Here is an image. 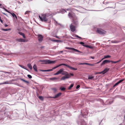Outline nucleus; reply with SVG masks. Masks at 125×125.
Instances as JSON below:
<instances>
[{
	"label": "nucleus",
	"instance_id": "nucleus-34",
	"mask_svg": "<svg viewBox=\"0 0 125 125\" xmlns=\"http://www.w3.org/2000/svg\"><path fill=\"white\" fill-rule=\"evenodd\" d=\"M28 77L30 79H31L32 78V76L28 74L27 75Z\"/></svg>",
	"mask_w": 125,
	"mask_h": 125
},
{
	"label": "nucleus",
	"instance_id": "nucleus-56",
	"mask_svg": "<svg viewBox=\"0 0 125 125\" xmlns=\"http://www.w3.org/2000/svg\"><path fill=\"white\" fill-rule=\"evenodd\" d=\"M124 120H125V115L124 116Z\"/></svg>",
	"mask_w": 125,
	"mask_h": 125
},
{
	"label": "nucleus",
	"instance_id": "nucleus-1",
	"mask_svg": "<svg viewBox=\"0 0 125 125\" xmlns=\"http://www.w3.org/2000/svg\"><path fill=\"white\" fill-rule=\"evenodd\" d=\"M52 13H47L46 14H41V16L39 15V17L41 20L45 22L49 23L51 22V21L49 18H48V17L52 15Z\"/></svg>",
	"mask_w": 125,
	"mask_h": 125
},
{
	"label": "nucleus",
	"instance_id": "nucleus-3",
	"mask_svg": "<svg viewBox=\"0 0 125 125\" xmlns=\"http://www.w3.org/2000/svg\"><path fill=\"white\" fill-rule=\"evenodd\" d=\"M42 61L45 62L44 63L45 64L53 63H55L56 62L55 61H51L49 60H43Z\"/></svg>",
	"mask_w": 125,
	"mask_h": 125
},
{
	"label": "nucleus",
	"instance_id": "nucleus-44",
	"mask_svg": "<svg viewBox=\"0 0 125 125\" xmlns=\"http://www.w3.org/2000/svg\"><path fill=\"white\" fill-rule=\"evenodd\" d=\"M80 43L81 44H82L83 45H84V43L83 42H80Z\"/></svg>",
	"mask_w": 125,
	"mask_h": 125
},
{
	"label": "nucleus",
	"instance_id": "nucleus-9",
	"mask_svg": "<svg viewBox=\"0 0 125 125\" xmlns=\"http://www.w3.org/2000/svg\"><path fill=\"white\" fill-rule=\"evenodd\" d=\"M62 74L63 75H65V76H68L71 77V76L70 74L66 71H63V72L62 73Z\"/></svg>",
	"mask_w": 125,
	"mask_h": 125
},
{
	"label": "nucleus",
	"instance_id": "nucleus-62",
	"mask_svg": "<svg viewBox=\"0 0 125 125\" xmlns=\"http://www.w3.org/2000/svg\"><path fill=\"white\" fill-rule=\"evenodd\" d=\"M86 113L87 114H88V113L87 112H86Z\"/></svg>",
	"mask_w": 125,
	"mask_h": 125
},
{
	"label": "nucleus",
	"instance_id": "nucleus-7",
	"mask_svg": "<svg viewBox=\"0 0 125 125\" xmlns=\"http://www.w3.org/2000/svg\"><path fill=\"white\" fill-rule=\"evenodd\" d=\"M70 28L71 31L73 32L75 31V27L72 24L70 26Z\"/></svg>",
	"mask_w": 125,
	"mask_h": 125
},
{
	"label": "nucleus",
	"instance_id": "nucleus-26",
	"mask_svg": "<svg viewBox=\"0 0 125 125\" xmlns=\"http://www.w3.org/2000/svg\"><path fill=\"white\" fill-rule=\"evenodd\" d=\"M41 100L43 101L44 100L43 97L42 96H40L38 97Z\"/></svg>",
	"mask_w": 125,
	"mask_h": 125
},
{
	"label": "nucleus",
	"instance_id": "nucleus-45",
	"mask_svg": "<svg viewBox=\"0 0 125 125\" xmlns=\"http://www.w3.org/2000/svg\"><path fill=\"white\" fill-rule=\"evenodd\" d=\"M80 87V85H78L76 87V88L77 89L79 88Z\"/></svg>",
	"mask_w": 125,
	"mask_h": 125
},
{
	"label": "nucleus",
	"instance_id": "nucleus-58",
	"mask_svg": "<svg viewBox=\"0 0 125 125\" xmlns=\"http://www.w3.org/2000/svg\"><path fill=\"white\" fill-rule=\"evenodd\" d=\"M56 38H59L57 36H56L55 37Z\"/></svg>",
	"mask_w": 125,
	"mask_h": 125
},
{
	"label": "nucleus",
	"instance_id": "nucleus-22",
	"mask_svg": "<svg viewBox=\"0 0 125 125\" xmlns=\"http://www.w3.org/2000/svg\"><path fill=\"white\" fill-rule=\"evenodd\" d=\"M20 80H21L23 81V82H24L26 83H29V82L28 81H26L25 80H24L23 79L21 78V79H20Z\"/></svg>",
	"mask_w": 125,
	"mask_h": 125
},
{
	"label": "nucleus",
	"instance_id": "nucleus-54",
	"mask_svg": "<svg viewBox=\"0 0 125 125\" xmlns=\"http://www.w3.org/2000/svg\"><path fill=\"white\" fill-rule=\"evenodd\" d=\"M88 48H92V47L91 46H89V47H88Z\"/></svg>",
	"mask_w": 125,
	"mask_h": 125
},
{
	"label": "nucleus",
	"instance_id": "nucleus-43",
	"mask_svg": "<svg viewBox=\"0 0 125 125\" xmlns=\"http://www.w3.org/2000/svg\"><path fill=\"white\" fill-rule=\"evenodd\" d=\"M52 41L54 42H58L59 41L57 40H53Z\"/></svg>",
	"mask_w": 125,
	"mask_h": 125
},
{
	"label": "nucleus",
	"instance_id": "nucleus-6",
	"mask_svg": "<svg viewBox=\"0 0 125 125\" xmlns=\"http://www.w3.org/2000/svg\"><path fill=\"white\" fill-rule=\"evenodd\" d=\"M65 49L69 50H73L75 51L76 52H81L79 51V50H78L77 49H75L74 48H70V47H66L65 48Z\"/></svg>",
	"mask_w": 125,
	"mask_h": 125
},
{
	"label": "nucleus",
	"instance_id": "nucleus-21",
	"mask_svg": "<svg viewBox=\"0 0 125 125\" xmlns=\"http://www.w3.org/2000/svg\"><path fill=\"white\" fill-rule=\"evenodd\" d=\"M28 67L31 69V70L32 69V67L31 64L29 63L27 64Z\"/></svg>",
	"mask_w": 125,
	"mask_h": 125
},
{
	"label": "nucleus",
	"instance_id": "nucleus-53",
	"mask_svg": "<svg viewBox=\"0 0 125 125\" xmlns=\"http://www.w3.org/2000/svg\"><path fill=\"white\" fill-rule=\"evenodd\" d=\"M70 75H72V76H73L74 75L73 74V73H70Z\"/></svg>",
	"mask_w": 125,
	"mask_h": 125
},
{
	"label": "nucleus",
	"instance_id": "nucleus-23",
	"mask_svg": "<svg viewBox=\"0 0 125 125\" xmlns=\"http://www.w3.org/2000/svg\"><path fill=\"white\" fill-rule=\"evenodd\" d=\"M13 17H15L16 19H17L16 16L13 13H11L10 14Z\"/></svg>",
	"mask_w": 125,
	"mask_h": 125
},
{
	"label": "nucleus",
	"instance_id": "nucleus-41",
	"mask_svg": "<svg viewBox=\"0 0 125 125\" xmlns=\"http://www.w3.org/2000/svg\"><path fill=\"white\" fill-rule=\"evenodd\" d=\"M52 70H53V69H52L47 70V72L51 71H52Z\"/></svg>",
	"mask_w": 125,
	"mask_h": 125
},
{
	"label": "nucleus",
	"instance_id": "nucleus-25",
	"mask_svg": "<svg viewBox=\"0 0 125 125\" xmlns=\"http://www.w3.org/2000/svg\"><path fill=\"white\" fill-rule=\"evenodd\" d=\"M121 60H119L118 61H111V62L113 63H116L120 61Z\"/></svg>",
	"mask_w": 125,
	"mask_h": 125
},
{
	"label": "nucleus",
	"instance_id": "nucleus-4",
	"mask_svg": "<svg viewBox=\"0 0 125 125\" xmlns=\"http://www.w3.org/2000/svg\"><path fill=\"white\" fill-rule=\"evenodd\" d=\"M96 32L100 34H104L106 33V31L100 29H98Z\"/></svg>",
	"mask_w": 125,
	"mask_h": 125
},
{
	"label": "nucleus",
	"instance_id": "nucleus-27",
	"mask_svg": "<svg viewBox=\"0 0 125 125\" xmlns=\"http://www.w3.org/2000/svg\"><path fill=\"white\" fill-rule=\"evenodd\" d=\"M73 86V84H72L71 85L69 86V87H68L69 89H70L72 88Z\"/></svg>",
	"mask_w": 125,
	"mask_h": 125
},
{
	"label": "nucleus",
	"instance_id": "nucleus-16",
	"mask_svg": "<svg viewBox=\"0 0 125 125\" xmlns=\"http://www.w3.org/2000/svg\"><path fill=\"white\" fill-rule=\"evenodd\" d=\"M33 68V69L35 71H37V68L36 64H35L34 65Z\"/></svg>",
	"mask_w": 125,
	"mask_h": 125
},
{
	"label": "nucleus",
	"instance_id": "nucleus-50",
	"mask_svg": "<svg viewBox=\"0 0 125 125\" xmlns=\"http://www.w3.org/2000/svg\"><path fill=\"white\" fill-rule=\"evenodd\" d=\"M6 11L7 12H8V13H10V14H11V12H10V11H8V10H6Z\"/></svg>",
	"mask_w": 125,
	"mask_h": 125
},
{
	"label": "nucleus",
	"instance_id": "nucleus-17",
	"mask_svg": "<svg viewBox=\"0 0 125 125\" xmlns=\"http://www.w3.org/2000/svg\"><path fill=\"white\" fill-rule=\"evenodd\" d=\"M111 57V56L109 55H107L106 56H104V57L102 59V60H103V59L108 58H110Z\"/></svg>",
	"mask_w": 125,
	"mask_h": 125
},
{
	"label": "nucleus",
	"instance_id": "nucleus-47",
	"mask_svg": "<svg viewBox=\"0 0 125 125\" xmlns=\"http://www.w3.org/2000/svg\"><path fill=\"white\" fill-rule=\"evenodd\" d=\"M63 51H60L58 52L59 54H60V53H62L63 52Z\"/></svg>",
	"mask_w": 125,
	"mask_h": 125
},
{
	"label": "nucleus",
	"instance_id": "nucleus-19",
	"mask_svg": "<svg viewBox=\"0 0 125 125\" xmlns=\"http://www.w3.org/2000/svg\"><path fill=\"white\" fill-rule=\"evenodd\" d=\"M68 67L69 68H70V69H71L72 70H77V68H73V67L70 66L69 65L68 66Z\"/></svg>",
	"mask_w": 125,
	"mask_h": 125
},
{
	"label": "nucleus",
	"instance_id": "nucleus-57",
	"mask_svg": "<svg viewBox=\"0 0 125 125\" xmlns=\"http://www.w3.org/2000/svg\"><path fill=\"white\" fill-rule=\"evenodd\" d=\"M63 10L65 12H66V11L64 10Z\"/></svg>",
	"mask_w": 125,
	"mask_h": 125
},
{
	"label": "nucleus",
	"instance_id": "nucleus-63",
	"mask_svg": "<svg viewBox=\"0 0 125 125\" xmlns=\"http://www.w3.org/2000/svg\"><path fill=\"white\" fill-rule=\"evenodd\" d=\"M84 115H86V114H84Z\"/></svg>",
	"mask_w": 125,
	"mask_h": 125
},
{
	"label": "nucleus",
	"instance_id": "nucleus-46",
	"mask_svg": "<svg viewBox=\"0 0 125 125\" xmlns=\"http://www.w3.org/2000/svg\"><path fill=\"white\" fill-rule=\"evenodd\" d=\"M30 12L29 11H26L25 13V14H27L29 12Z\"/></svg>",
	"mask_w": 125,
	"mask_h": 125
},
{
	"label": "nucleus",
	"instance_id": "nucleus-42",
	"mask_svg": "<svg viewBox=\"0 0 125 125\" xmlns=\"http://www.w3.org/2000/svg\"><path fill=\"white\" fill-rule=\"evenodd\" d=\"M75 37H76L77 38H79L80 39L81 38L79 36H78L77 35H75Z\"/></svg>",
	"mask_w": 125,
	"mask_h": 125
},
{
	"label": "nucleus",
	"instance_id": "nucleus-52",
	"mask_svg": "<svg viewBox=\"0 0 125 125\" xmlns=\"http://www.w3.org/2000/svg\"><path fill=\"white\" fill-rule=\"evenodd\" d=\"M8 25L7 24H5L4 25V26L5 27H7L8 26Z\"/></svg>",
	"mask_w": 125,
	"mask_h": 125
},
{
	"label": "nucleus",
	"instance_id": "nucleus-35",
	"mask_svg": "<svg viewBox=\"0 0 125 125\" xmlns=\"http://www.w3.org/2000/svg\"><path fill=\"white\" fill-rule=\"evenodd\" d=\"M124 80V79H123L121 80H120L118 82L119 83H121V82H122V81H123Z\"/></svg>",
	"mask_w": 125,
	"mask_h": 125
},
{
	"label": "nucleus",
	"instance_id": "nucleus-15",
	"mask_svg": "<svg viewBox=\"0 0 125 125\" xmlns=\"http://www.w3.org/2000/svg\"><path fill=\"white\" fill-rule=\"evenodd\" d=\"M79 65H84V64H85L88 65H92V64H89V63L84 62V63H79Z\"/></svg>",
	"mask_w": 125,
	"mask_h": 125
},
{
	"label": "nucleus",
	"instance_id": "nucleus-33",
	"mask_svg": "<svg viewBox=\"0 0 125 125\" xmlns=\"http://www.w3.org/2000/svg\"><path fill=\"white\" fill-rule=\"evenodd\" d=\"M57 79V78L55 77H53L50 78V79L51 80H54Z\"/></svg>",
	"mask_w": 125,
	"mask_h": 125
},
{
	"label": "nucleus",
	"instance_id": "nucleus-60",
	"mask_svg": "<svg viewBox=\"0 0 125 125\" xmlns=\"http://www.w3.org/2000/svg\"><path fill=\"white\" fill-rule=\"evenodd\" d=\"M67 10H70L69 9H67Z\"/></svg>",
	"mask_w": 125,
	"mask_h": 125
},
{
	"label": "nucleus",
	"instance_id": "nucleus-24",
	"mask_svg": "<svg viewBox=\"0 0 125 125\" xmlns=\"http://www.w3.org/2000/svg\"><path fill=\"white\" fill-rule=\"evenodd\" d=\"M51 90H52L54 92H56L57 91V89L55 88H52Z\"/></svg>",
	"mask_w": 125,
	"mask_h": 125
},
{
	"label": "nucleus",
	"instance_id": "nucleus-37",
	"mask_svg": "<svg viewBox=\"0 0 125 125\" xmlns=\"http://www.w3.org/2000/svg\"><path fill=\"white\" fill-rule=\"evenodd\" d=\"M119 83H118V82L117 83H116L114 85V87H115Z\"/></svg>",
	"mask_w": 125,
	"mask_h": 125
},
{
	"label": "nucleus",
	"instance_id": "nucleus-31",
	"mask_svg": "<svg viewBox=\"0 0 125 125\" xmlns=\"http://www.w3.org/2000/svg\"><path fill=\"white\" fill-rule=\"evenodd\" d=\"M94 77L92 76H89L88 77V79H92Z\"/></svg>",
	"mask_w": 125,
	"mask_h": 125
},
{
	"label": "nucleus",
	"instance_id": "nucleus-11",
	"mask_svg": "<svg viewBox=\"0 0 125 125\" xmlns=\"http://www.w3.org/2000/svg\"><path fill=\"white\" fill-rule=\"evenodd\" d=\"M17 41L19 42H27V40L21 38L17 39Z\"/></svg>",
	"mask_w": 125,
	"mask_h": 125
},
{
	"label": "nucleus",
	"instance_id": "nucleus-2",
	"mask_svg": "<svg viewBox=\"0 0 125 125\" xmlns=\"http://www.w3.org/2000/svg\"><path fill=\"white\" fill-rule=\"evenodd\" d=\"M68 16L70 18H72L73 19V22L74 24L76 25L77 24V18L76 17L73 15L71 13L69 12Z\"/></svg>",
	"mask_w": 125,
	"mask_h": 125
},
{
	"label": "nucleus",
	"instance_id": "nucleus-61",
	"mask_svg": "<svg viewBox=\"0 0 125 125\" xmlns=\"http://www.w3.org/2000/svg\"><path fill=\"white\" fill-rule=\"evenodd\" d=\"M3 14H4V15H6V14L5 13H3Z\"/></svg>",
	"mask_w": 125,
	"mask_h": 125
},
{
	"label": "nucleus",
	"instance_id": "nucleus-13",
	"mask_svg": "<svg viewBox=\"0 0 125 125\" xmlns=\"http://www.w3.org/2000/svg\"><path fill=\"white\" fill-rule=\"evenodd\" d=\"M38 41L39 42H41L43 40V37L42 35H38Z\"/></svg>",
	"mask_w": 125,
	"mask_h": 125
},
{
	"label": "nucleus",
	"instance_id": "nucleus-39",
	"mask_svg": "<svg viewBox=\"0 0 125 125\" xmlns=\"http://www.w3.org/2000/svg\"><path fill=\"white\" fill-rule=\"evenodd\" d=\"M83 46H84L86 47L87 48H88V47H89V46L87 45H83Z\"/></svg>",
	"mask_w": 125,
	"mask_h": 125
},
{
	"label": "nucleus",
	"instance_id": "nucleus-36",
	"mask_svg": "<svg viewBox=\"0 0 125 125\" xmlns=\"http://www.w3.org/2000/svg\"><path fill=\"white\" fill-rule=\"evenodd\" d=\"M19 33L20 35H22V36L24 34L23 33L21 32H19Z\"/></svg>",
	"mask_w": 125,
	"mask_h": 125
},
{
	"label": "nucleus",
	"instance_id": "nucleus-30",
	"mask_svg": "<svg viewBox=\"0 0 125 125\" xmlns=\"http://www.w3.org/2000/svg\"><path fill=\"white\" fill-rule=\"evenodd\" d=\"M59 67V65H58L55 67H54L52 68V69H55Z\"/></svg>",
	"mask_w": 125,
	"mask_h": 125
},
{
	"label": "nucleus",
	"instance_id": "nucleus-18",
	"mask_svg": "<svg viewBox=\"0 0 125 125\" xmlns=\"http://www.w3.org/2000/svg\"><path fill=\"white\" fill-rule=\"evenodd\" d=\"M9 84V82L8 81H6V82L0 83V85L3 84Z\"/></svg>",
	"mask_w": 125,
	"mask_h": 125
},
{
	"label": "nucleus",
	"instance_id": "nucleus-14",
	"mask_svg": "<svg viewBox=\"0 0 125 125\" xmlns=\"http://www.w3.org/2000/svg\"><path fill=\"white\" fill-rule=\"evenodd\" d=\"M70 77L68 76H65L62 77L61 78V80H64L68 78H69Z\"/></svg>",
	"mask_w": 125,
	"mask_h": 125
},
{
	"label": "nucleus",
	"instance_id": "nucleus-48",
	"mask_svg": "<svg viewBox=\"0 0 125 125\" xmlns=\"http://www.w3.org/2000/svg\"><path fill=\"white\" fill-rule=\"evenodd\" d=\"M102 60H102V59L100 61H99L98 62H97L96 63L97 64H98V63H100Z\"/></svg>",
	"mask_w": 125,
	"mask_h": 125
},
{
	"label": "nucleus",
	"instance_id": "nucleus-55",
	"mask_svg": "<svg viewBox=\"0 0 125 125\" xmlns=\"http://www.w3.org/2000/svg\"><path fill=\"white\" fill-rule=\"evenodd\" d=\"M93 59H94V57H91Z\"/></svg>",
	"mask_w": 125,
	"mask_h": 125
},
{
	"label": "nucleus",
	"instance_id": "nucleus-38",
	"mask_svg": "<svg viewBox=\"0 0 125 125\" xmlns=\"http://www.w3.org/2000/svg\"><path fill=\"white\" fill-rule=\"evenodd\" d=\"M102 73L101 72H97L96 73H95V74H100Z\"/></svg>",
	"mask_w": 125,
	"mask_h": 125
},
{
	"label": "nucleus",
	"instance_id": "nucleus-5",
	"mask_svg": "<svg viewBox=\"0 0 125 125\" xmlns=\"http://www.w3.org/2000/svg\"><path fill=\"white\" fill-rule=\"evenodd\" d=\"M62 93H59L55 95L54 97H51L49 96L48 97H46V98H58L59 96H60L62 94Z\"/></svg>",
	"mask_w": 125,
	"mask_h": 125
},
{
	"label": "nucleus",
	"instance_id": "nucleus-49",
	"mask_svg": "<svg viewBox=\"0 0 125 125\" xmlns=\"http://www.w3.org/2000/svg\"><path fill=\"white\" fill-rule=\"evenodd\" d=\"M22 36H23V37L24 38H26V37L25 36L24 34V35Z\"/></svg>",
	"mask_w": 125,
	"mask_h": 125
},
{
	"label": "nucleus",
	"instance_id": "nucleus-51",
	"mask_svg": "<svg viewBox=\"0 0 125 125\" xmlns=\"http://www.w3.org/2000/svg\"><path fill=\"white\" fill-rule=\"evenodd\" d=\"M0 22L2 23H3V21L1 19H0Z\"/></svg>",
	"mask_w": 125,
	"mask_h": 125
},
{
	"label": "nucleus",
	"instance_id": "nucleus-40",
	"mask_svg": "<svg viewBox=\"0 0 125 125\" xmlns=\"http://www.w3.org/2000/svg\"><path fill=\"white\" fill-rule=\"evenodd\" d=\"M40 71L43 72H47V70H41Z\"/></svg>",
	"mask_w": 125,
	"mask_h": 125
},
{
	"label": "nucleus",
	"instance_id": "nucleus-32",
	"mask_svg": "<svg viewBox=\"0 0 125 125\" xmlns=\"http://www.w3.org/2000/svg\"><path fill=\"white\" fill-rule=\"evenodd\" d=\"M10 30V28L3 29V30L4 31H7Z\"/></svg>",
	"mask_w": 125,
	"mask_h": 125
},
{
	"label": "nucleus",
	"instance_id": "nucleus-28",
	"mask_svg": "<svg viewBox=\"0 0 125 125\" xmlns=\"http://www.w3.org/2000/svg\"><path fill=\"white\" fill-rule=\"evenodd\" d=\"M111 42L113 43H117L119 42L116 41H111Z\"/></svg>",
	"mask_w": 125,
	"mask_h": 125
},
{
	"label": "nucleus",
	"instance_id": "nucleus-8",
	"mask_svg": "<svg viewBox=\"0 0 125 125\" xmlns=\"http://www.w3.org/2000/svg\"><path fill=\"white\" fill-rule=\"evenodd\" d=\"M64 70V69L63 68H61L60 69L59 71H58L57 73H54V75H55L59 74H62L63 71Z\"/></svg>",
	"mask_w": 125,
	"mask_h": 125
},
{
	"label": "nucleus",
	"instance_id": "nucleus-12",
	"mask_svg": "<svg viewBox=\"0 0 125 125\" xmlns=\"http://www.w3.org/2000/svg\"><path fill=\"white\" fill-rule=\"evenodd\" d=\"M109 68H106L103 71L101 72L102 73L104 74L109 71Z\"/></svg>",
	"mask_w": 125,
	"mask_h": 125
},
{
	"label": "nucleus",
	"instance_id": "nucleus-59",
	"mask_svg": "<svg viewBox=\"0 0 125 125\" xmlns=\"http://www.w3.org/2000/svg\"><path fill=\"white\" fill-rule=\"evenodd\" d=\"M2 5V4H1L0 3V6H1Z\"/></svg>",
	"mask_w": 125,
	"mask_h": 125
},
{
	"label": "nucleus",
	"instance_id": "nucleus-20",
	"mask_svg": "<svg viewBox=\"0 0 125 125\" xmlns=\"http://www.w3.org/2000/svg\"><path fill=\"white\" fill-rule=\"evenodd\" d=\"M59 67L60 66H62V65H64V66H66L68 67V66H69V65H68L64 63H61V64H59Z\"/></svg>",
	"mask_w": 125,
	"mask_h": 125
},
{
	"label": "nucleus",
	"instance_id": "nucleus-29",
	"mask_svg": "<svg viewBox=\"0 0 125 125\" xmlns=\"http://www.w3.org/2000/svg\"><path fill=\"white\" fill-rule=\"evenodd\" d=\"M60 89H61L62 91H64L65 89V88L64 87H61L60 88Z\"/></svg>",
	"mask_w": 125,
	"mask_h": 125
},
{
	"label": "nucleus",
	"instance_id": "nucleus-10",
	"mask_svg": "<svg viewBox=\"0 0 125 125\" xmlns=\"http://www.w3.org/2000/svg\"><path fill=\"white\" fill-rule=\"evenodd\" d=\"M110 62H111V61L107 60H105L101 63V65L102 66L105 63H108Z\"/></svg>",
	"mask_w": 125,
	"mask_h": 125
}]
</instances>
